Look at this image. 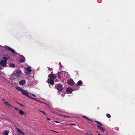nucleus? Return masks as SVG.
Returning <instances> with one entry per match:
<instances>
[{
	"label": "nucleus",
	"instance_id": "obj_37",
	"mask_svg": "<svg viewBox=\"0 0 135 135\" xmlns=\"http://www.w3.org/2000/svg\"><path fill=\"white\" fill-rule=\"evenodd\" d=\"M59 65L60 66H61V64L60 62H59Z\"/></svg>",
	"mask_w": 135,
	"mask_h": 135
},
{
	"label": "nucleus",
	"instance_id": "obj_39",
	"mask_svg": "<svg viewBox=\"0 0 135 135\" xmlns=\"http://www.w3.org/2000/svg\"><path fill=\"white\" fill-rule=\"evenodd\" d=\"M2 68L0 66V70H1L2 69Z\"/></svg>",
	"mask_w": 135,
	"mask_h": 135
},
{
	"label": "nucleus",
	"instance_id": "obj_18",
	"mask_svg": "<svg viewBox=\"0 0 135 135\" xmlns=\"http://www.w3.org/2000/svg\"><path fill=\"white\" fill-rule=\"evenodd\" d=\"M27 71L30 72L32 70L30 67H27L26 69Z\"/></svg>",
	"mask_w": 135,
	"mask_h": 135
},
{
	"label": "nucleus",
	"instance_id": "obj_21",
	"mask_svg": "<svg viewBox=\"0 0 135 135\" xmlns=\"http://www.w3.org/2000/svg\"><path fill=\"white\" fill-rule=\"evenodd\" d=\"M61 73L60 72H59L57 73L58 78L59 79L61 78Z\"/></svg>",
	"mask_w": 135,
	"mask_h": 135
},
{
	"label": "nucleus",
	"instance_id": "obj_15",
	"mask_svg": "<svg viewBox=\"0 0 135 135\" xmlns=\"http://www.w3.org/2000/svg\"><path fill=\"white\" fill-rule=\"evenodd\" d=\"M16 129L18 131L19 133H20L22 135H24L25 134L24 132L21 131L18 128H17Z\"/></svg>",
	"mask_w": 135,
	"mask_h": 135
},
{
	"label": "nucleus",
	"instance_id": "obj_7",
	"mask_svg": "<svg viewBox=\"0 0 135 135\" xmlns=\"http://www.w3.org/2000/svg\"><path fill=\"white\" fill-rule=\"evenodd\" d=\"M73 90L71 88H68L66 89V91L67 93L70 94L73 91Z\"/></svg>",
	"mask_w": 135,
	"mask_h": 135
},
{
	"label": "nucleus",
	"instance_id": "obj_13",
	"mask_svg": "<svg viewBox=\"0 0 135 135\" xmlns=\"http://www.w3.org/2000/svg\"><path fill=\"white\" fill-rule=\"evenodd\" d=\"M48 83L50 84L51 85H53L54 84V81L53 80L51 79L49 80V79H48Z\"/></svg>",
	"mask_w": 135,
	"mask_h": 135
},
{
	"label": "nucleus",
	"instance_id": "obj_10",
	"mask_svg": "<svg viewBox=\"0 0 135 135\" xmlns=\"http://www.w3.org/2000/svg\"><path fill=\"white\" fill-rule=\"evenodd\" d=\"M97 127L98 129H100L103 132H105V130L103 127H100L99 125H97Z\"/></svg>",
	"mask_w": 135,
	"mask_h": 135
},
{
	"label": "nucleus",
	"instance_id": "obj_36",
	"mask_svg": "<svg viewBox=\"0 0 135 135\" xmlns=\"http://www.w3.org/2000/svg\"><path fill=\"white\" fill-rule=\"evenodd\" d=\"M71 125H74V126H75V124H71Z\"/></svg>",
	"mask_w": 135,
	"mask_h": 135
},
{
	"label": "nucleus",
	"instance_id": "obj_26",
	"mask_svg": "<svg viewBox=\"0 0 135 135\" xmlns=\"http://www.w3.org/2000/svg\"><path fill=\"white\" fill-rule=\"evenodd\" d=\"M106 116L107 117L109 118H110L111 117V115L109 114H106Z\"/></svg>",
	"mask_w": 135,
	"mask_h": 135
},
{
	"label": "nucleus",
	"instance_id": "obj_24",
	"mask_svg": "<svg viewBox=\"0 0 135 135\" xmlns=\"http://www.w3.org/2000/svg\"><path fill=\"white\" fill-rule=\"evenodd\" d=\"M2 58L3 59V60H5L6 61H7V57L6 56H3Z\"/></svg>",
	"mask_w": 135,
	"mask_h": 135
},
{
	"label": "nucleus",
	"instance_id": "obj_8",
	"mask_svg": "<svg viewBox=\"0 0 135 135\" xmlns=\"http://www.w3.org/2000/svg\"><path fill=\"white\" fill-rule=\"evenodd\" d=\"M15 75L18 77L21 76V72L20 70H17L16 71L15 73Z\"/></svg>",
	"mask_w": 135,
	"mask_h": 135
},
{
	"label": "nucleus",
	"instance_id": "obj_40",
	"mask_svg": "<svg viewBox=\"0 0 135 135\" xmlns=\"http://www.w3.org/2000/svg\"><path fill=\"white\" fill-rule=\"evenodd\" d=\"M16 102L18 104V103H19L17 101H16Z\"/></svg>",
	"mask_w": 135,
	"mask_h": 135
},
{
	"label": "nucleus",
	"instance_id": "obj_29",
	"mask_svg": "<svg viewBox=\"0 0 135 135\" xmlns=\"http://www.w3.org/2000/svg\"><path fill=\"white\" fill-rule=\"evenodd\" d=\"M29 98H30L31 99H32L33 100H36V99H35V98H33V97H29Z\"/></svg>",
	"mask_w": 135,
	"mask_h": 135
},
{
	"label": "nucleus",
	"instance_id": "obj_19",
	"mask_svg": "<svg viewBox=\"0 0 135 135\" xmlns=\"http://www.w3.org/2000/svg\"><path fill=\"white\" fill-rule=\"evenodd\" d=\"M83 118H85V119H86L88 120L89 121H90L92 122H93V121L91 119H89V118H88L87 117L85 116H83Z\"/></svg>",
	"mask_w": 135,
	"mask_h": 135
},
{
	"label": "nucleus",
	"instance_id": "obj_5",
	"mask_svg": "<svg viewBox=\"0 0 135 135\" xmlns=\"http://www.w3.org/2000/svg\"><path fill=\"white\" fill-rule=\"evenodd\" d=\"M52 72V71L51 72V74L49 75L48 77L51 79H54L56 78V76L55 75L51 74Z\"/></svg>",
	"mask_w": 135,
	"mask_h": 135
},
{
	"label": "nucleus",
	"instance_id": "obj_33",
	"mask_svg": "<svg viewBox=\"0 0 135 135\" xmlns=\"http://www.w3.org/2000/svg\"><path fill=\"white\" fill-rule=\"evenodd\" d=\"M34 97H36V95H35L34 94H31Z\"/></svg>",
	"mask_w": 135,
	"mask_h": 135
},
{
	"label": "nucleus",
	"instance_id": "obj_32",
	"mask_svg": "<svg viewBox=\"0 0 135 135\" xmlns=\"http://www.w3.org/2000/svg\"><path fill=\"white\" fill-rule=\"evenodd\" d=\"M47 120H50V119L48 117H47Z\"/></svg>",
	"mask_w": 135,
	"mask_h": 135
},
{
	"label": "nucleus",
	"instance_id": "obj_42",
	"mask_svg": "<svg viewBox=\"0 0 135 135\" xmlns=\"http://www.w3.org/2000/svg\"><path fill=\"white\" fill-rule=\"evenodd\" d=\"M98 135H101L100 134H98Z\"/></svg>",
	"mask_w": 135,
	"mask_h": 135
},
{
	"label": "nucleus",
	"instance_id": "obj_34",
	"mask_svg": "<svg viewBox=\"0 0 135 135\" xmlns=\"http://www.w3.org/2000/svg\"><path fill=\"white\" fill-rule=\"evenodd\" d=\"M51 131H53V132H55L56 133H59L58 132H56V131H53V130H51Z\"/></svg>",
	"mask_w": 135,
	"mask_h": 135
},
{
	"label": "nucleus",
	"instance_id": "obj_20",
	"mask_svg": "<svg viewBox=\"0 0 135 135\" xmlns=\"http://www.w3.org/2000/svg\"><path fill=\"white\" fill-rule=\"evenodd\" d=\"M8 132L6 130L4 132H3V135H8Z\"/></svg>",
	"mask_w": 135,
	"mask_h": 135
},
{
	"label": "nucleus",
	"instance_id": "obj_6",
	"mask_svg": "<svg viewBox=\"0 0 135 135\" xmlns=\"http://www.w3.org/2000/svg\"><path fill=\"white\" fill-rule=\"evenodd\" d=\"M14 108L17 110V112L18 111H19V113L21 115H23L24 114V113L23 111L21 110L20 109L16 108L15 107Z\"/></svg>",
	"mask_w": 135,
	"mask_h": 135
},
{
	"label": "nucleus",
	"instance_id": "obj_31",
	"mask_svg": "<svg viewBox=\"0 0 135 135\" xmlns=\"http://www.w3.org/2000/svg\"><path fill=\"white\" fill-rule=\"evenodd\" d=\"M18 104H19L21 106H22V107H24V106L22 104H21V103H18Z\"/></svg>",
	"mask_w": 135,
	"mask_h": 135
},
{
	"label": "nucleus",
	"instance_id": "obj_14",
	"mask_svg": "<svg viewBox=\"0 0 135 135\" xmlns=\"http://www.w3.org/2000/svg\"><path fill=\"white\" fill-rule=\"evenodd\" d=\"M83 84V82L81 80H79L78 81L77 83V84L76 85V86L78 85H80L81 86L82 85V84Z\"/></svg>",
	"mask_w": 135,
	"mask_h": 135
},
{
	"label": "nucleus",
	"instance_id": "obj_30",
	"mask_svg": "<svg viewBox=\"0 0 135 135\" xmlns=\"http://www.w3.org/2000/svg\"><path fill=\"white\" fill-rule=\"evenodd\" d=\"M35 100L37 101H38V102H41V103H44V102H41V101H39V100H37V99H36V100Z\"/></svg>",
	"mask_w": 135,
	"mask_h": 135
},
{
	"label": "nucleus",
	"instance_id": "obj_35",
	"mask_svg": "<svg viewBox=\"0 0 135 135\" xmlns=\"http://www.w3.org/2000/svg\"><path fill=\"white\" fill-rule=\"evenodd\" d=\"M62 65H61V66H60L59 67V69H61V68H62Z\"/></svg>",
	"mask_w": 135,
	"mask_h": 135
},
{
	"label": "nucleus",
	"instance_id": "obj_23",
	"mask_svg": "<svg viewBox=\"0 0 135 135\" xmlns=\"http://www.w3.org/2000/svg\"><path fill=\"white\" fill-rule=\"evenodd\" d=\"M95 122H96V123H97L98 124L100 125L101 126H103L102 124L100 122L98 121H97V120L95 121Z\"/></svg>",
	"mask_w": 135,
	"mask_h": 135
},
{
	"label": "nucleus",
	"instance_id": "obj_38",
	"mask_svg": "<svg viewBox=\"0 0 135 135\" xmlns=\"http://www.w3.org/2000/svg\"><path fill=\"white\" fill-rule=\"evenodd\" d=\"M55 122L56 123H59V122L57 121H55Z\"/></svg>",
	"mask_w": 135,
	"mask_h": 135
},
{
	"label": "nucleus",
	"instance_id": "obj_16",
	"mask_svg": "<svg viewBox=\"0 0 135 135\" xmlns=\"http://www.w3.org/2000/svg\"><path fill=\"white\" fill-rule=\"evenodd\" d=\"M25 60V58L23 56L21 58L20 61L22 63Z\"/></svg>",
	"mask_w": 135,
	"mask_h": 135
},
{
	"label": "nucleus",
	"instance_id": "obj_22",
	"mask_svg": "<svg viewBox=\"0 0 135 135\" xmlns=\"http://www.w3.org/2000/svg\"><path fill=\"white\" fill-rule=\"evenodd\" d=\"M10 67L12 68H15V64L12 63H10L9 65Z\"/></svg>",
	"mask_w": 135,
	"mask_h": 135
},
{
	"label": "nucleus",
	"instance_id": "obj_25",
	"mask_svg": "<svg viewBox=\"0 0 135 135\" xmlns=\"http://www.w3.org/2000/svg\"><path fill=\"white\" fill-rule=\"evenodd\" d=\"M59 115L61 116V117H67V118H69V116H66V115H62L61 114H59Z\"/></svg>",
	"mask_w": 135,
	"mask_h": 135
},
{
	"label": "nucleus",
	"instance_id": "obj_4",
	"mask_svg": "<svg viewBox=\"0 0 135 135\" xmlns=\"http://www.w3.org/2000/svg\"><path fill=\"white\" fill-rule=\"evenodd\" d=\"M21 93L25 95L28 97H30V96L29 95V93L26 91L24 90L23 89L22 91H21Z\"/></svg>",
	"mask_w": 135,
	"mask_h": 135
},
{
	"label": "nucleus",
	"instance_id": "obj_3",
	"mask_svg": "<svg viewBox=\"0 0 135 135\" xmlns=\"http://www.w3.org/2000/svg\"><path fill=\"white\" fill-rule=\"evenodd\" d=\"M56 87L57 89L59 91H61L63 89L62 86L60 84H58Z\"/></svg>",
	"mask_w": 135,
	"mask_h": 135
},
{
	"label": "nucleus",
	"instance_id": "obj_12",
	"mask_svg": "<svg viewBox=\"0 0 135 135\" xmlns=\"http://www.w3.org/2000/svg\"><path fill=\"white\" fill-rule=\"evenodd\" d=\"M25 84V80H22L19 82V84L21 85H23Z\"/></svg>",
	"mask_w": 135,
	"mask_h": 135
},
{
	"label": "nucleus",
	"instance_id": "obj_11",
	"mask_svg": "<svg viewBox=\"0 0 135 135\" xmlns=\"http://www.w3.org/2000/svg\"><path fill=\"white\" fill-rule=\"evenodd\" d=\"M3 103L4 104H5V105H6V106H7L8 107L9 106L12 108H13L12 106L9 103H8L7 102H6V101L4 102H3Z\"/></svg>",
	"mask_w": 135,
	"mask_h": 135
},
{
	"label": "nucleus",
	"instance_id": "obj_9",
	"mask_svg": "<svg viewBox=\"0 0 135 135\" xmlns=\"http://www.w3.org/2000/svg\"><path fill=\"white\" fill-rule=\"evenodd\" d=\"M6 49H7L8 50L10 51L12 53H15V50L9 46H7L6 47Z\"/></svg>",
	"mask_w": 135,
	"mask_h": 135
},
{
	"label": "nucleus",
	"instance_id": "obj_2",
	"mask_svg": "<svg viewBox=\"0 0 135 135\" xmlns=\"http://www.w3.org/2000/svg\"><path fill=\"white\" fill-rule=\"evenodd\" d=\"M68 85L72 86L74 85V82L72 79H71L68 80Z\"/></svg>",
	"mask_w": 135,
	"mask_h": 135
},
{
	"label": "nucleus",
	"instance_id": "obj_28",
	"mask_svg": "<svg viewBox=\"0 0 135 135\" xmlns=\"http://www.w3.org/2000/svg\"><path fill=\"white\" fill-rule=\"evenodd\" d=\"M47 68L50 71H52V69L50 68L47 67Z\"/></svg>",
	"mask_w": 135,
	"mask_h": 135
},
{
	"label": "nucleus",
	"instance_id": "obj_41",
	"mask_svg": "<svg viewBox=\"0 0 135 135\" xmlns=\"http://www.w3.org/2000/svg\"><path fill=\"white\" fill-rule=\"evenodd\" d=\"M2 100H3V101H4V100L3 99H2Z\"/></svg>",
	"mask_w": 135,
	"mask_h": 135
},
{
	"label": "nucleus",
	"instance_id": "obj_17",
	"mask_svg": "<svg viewBox=\"0 0 135 135\" xmlns=\"http://www.w3.org/2000/svg\"><path fill=\"white\" fill-rule=\"evenodd\" d=\"M16 89L17 90L20 91L21 92V91H22L23 89L22 88H21L20 87H18V86H16Z\"/></svg>",
	"mask_w": 135,
	"mask_h": 135
},
{
	"label": "nucleus",
	"instance_id": "obj_27",
	"mask_svg": "<svg viewBox=\"0 0 135 135\" xmlns=\"http://www.w3.org/2000/svg\"><path fill=\"white\" fill-rule=\"evenodd\" d=\"M38 111L42 113L44 115H45V113L43 111H42L41 110H39Z\"/></svg>",
	"mask_w": 135,
	"mask_h": 135
},
{
	"label": "nucleus",
	"instance_id": "obj_43",
	"mask_svg": "<svg viewBox=\"0 0 135 135\" xmlns=\"http://www.w3.org/2000/svg\"><path fill=\"white\" fill-rule=\"evenodd\" d=\"M18 135H20V134H19Z\"/></svg>",
	"mask_w": 135,
	"mask_h": 135
},
{
	"label": "nucleus",
	"instance_id": "obj_1",
	"mask_svg": "<svg viewBox=\"0 0 135 135\" xmlns=\"http://www.w3.org/2000/svg\"><path fill=\"white\" fill-rule=\"evenodd\" d=\"M7 61L1 60L0 62V65L3 67H6L7 66L6 63Z\"/></svg>",
	"mask_w": 135,
	"mask_h": 135
}]
</instances>
